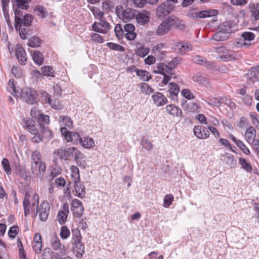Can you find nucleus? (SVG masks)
<instances>
[{
    "instance_id": "nucleus-1",
    "label": "nucleus",
    "mask_w": 259,
    "mask_h": 259,
    "mask_svg": "<svg viewBox=\"0 0 259 259\" xmlns=\"http://www.w3.org/2000/svg\"><path fill=\"white\" fill-rule=\"evenodd\" d=\"M22 120L26 129L34 135L31 139L32 142L38 143L43 139L50 140L53 138L52 131L45 124L50 122L49 116L41 114L38 119V125H36L35 121L30 118H23Z\"/></svg>"
},
{
    "instance_id": "nucleus-2",
    "label": "nucleus",
    "mask_w": 259,
    "mask_h": 259,
    "mask_svg": "<svg viewBox=\"0 0 259 259\" xmlns=\"http://www.w3.org/2000/svg\"><path fill=\"white\" fill-rule=\"evenodd\" d=\"M82 236L78 229L72 230V244L73 252L78 258L82 257L85 252L84 246L81 243Z\"/></svg>"
},
{
    "instance_id": "nucleus-3",
    "label": "nucleus",
    "mask_w": 259,
    "mask_h": 259,
    "mask_svg": "<svg viewBox=\"0 0 259 259\" xmlns=\"http://www.w3.org/2000/svg\"><path fill=\"white\" fill-rule=\"evenodd\" d=\"M54 154H57L61 160L68 161L70 158H78L80 155V151L75 147H61L54 151Z\"/></svg>"
},
{
    "instance_id": "nucleus-4",
    "label": "nucleus",
    "mask_w": 259,
    "mask_h": 259,
    "mask_svg": "<svg viewBox=\"0 0 259 259\" xmlns=\"http://www.w3.org/2000/svg\"><path fill=\"white\" fill-rule=\"evenodd\" d=\"M115 13L120 20L124 22H127L135 19L137 11L131 8H124L123 6L119 5L116 7Z\"/></svg>"
},
{
    "instance_id": "nucleus-5",
    "label": "nucleus",
    "mask_w": 259,
    "mask_h": 259,
    "mask_svg": "<svg viewBox=\"0 0 259 259\" xmlns=\"http://www.w3.org/2000/svg\"><path fill=\"white\" fill-rule=\"evenodd\" d=\"M38 96L37 91L31 88L22 89L19 94V96H20L24 102L31 105L37 102Z\"/></svg>"
},
{
    "instance_id": "nucleus-6",
    "label": "nucleus",
    "mask_w": 259,
    "mask_h": 259,
    "mask_svg": "<svg viewBox=\"0 0 259 259\" xmlns=\"http://www.w3.org/2000/svg\"><path fill=\"white\" fill-rule=\"evenodd\" d=\"M60 132L67 142H71L74 145L80 144L82 138L77 132L69 131L66 127H61Z\"/></svg>"
},
{
    "instance_id": "nucleus-7",
    "label": "nucleus",
    "mask_w": 259,
    "mask_h": 259,
    "mask_svg": "<svg viewBox=\"0 0 259 259\" xmlns=\"http://www.w3.org/2000/svg\"><path fill=\"white\" fill-rule=\"evenodd\" d=\"M178 19L175 16L170 17L166 21H163L158 27L156 32H165L171 27L178 26Z\"/></svg>"
},
{
    "instance_id": "nucleus-8",
    "label": "nucleus",
    "mask_w": 259,
    "mask_h": 259,
    "mask_svg": "<svg viewBox=\"0 0 259 259\" xmlns=\"http://www.w3.org/2000/svg\"><path fill=\"white\" fill-rule=\"evenodd\" d=\"M174 5L171 4L162 3L156 9V16L158 18H164L168 15L174 9Z\"/></svg>"
},
{
    "instance_id": "nucleus-9",
    "label": "nucleus",
    "mask_w": 259,
    "mask_h": 259,
    "mask_svg": "<svg viewBox=\"0 0 259 259\" xmlns=\"http://www.w3.org/2000/svg\"><path fill=\"white\" fill-rule=\"evenodd\" d=\"M50 211V206L49 203L43 201L39 205L38 209L37 208L35 217L39 212V219L42 222H46L48 218Z\"/></svg>"
},
{
    "instance_id": "nucleus-10",
    "label": "nucleus",
    "mask_w": 259,
    "mask_h": 259,
    "mask_svg": "<svg viewBox=\"0 0 259 259\" xmlns=\"http://www.w3.org/2000/svg\"><path fill=\"white\" fill-rule=\"evenodd\" d=\"M33 20V17L31 14H27L24 16L23 19L16 18V24L15 27L17 31H20L22 26L29 27L31 25Z\"/></svg>"
},
{
    "instance_id": "nucleus-11",
    "label": "nucleus",
    "mask_w": 259,
    "mask_h": 259,
    "mask_svg": "<svg viewBox=\"0 0 259 259\" xmlns=\"http://www.w3.org/2000/svg\"><path fill=\"white\" fill-rule=\"evenodd\" d=\"M150 13L146 11L141 12L137 11L135 19L138 27H142L147 25L150 20Z\"/></svg>"
},
{
    "instance_id": "nucleus-12",
    "label": "nucleus",
    "mask_w": 259,
    "mask_h": 259,
    "mask_svg": "<svg viewBox=\"0 0 259 259\" xmlns=\"http://www.w3.org/2000/svg\"><path fill=\"white\" fill-rule=\"evenodd\" d=\"M246 81L248 84L253 83L258 81L259 78V65L253 67L248 70L245 74Z\"/></svg>"
},
{
    "instance_id": "nucleus-13",
    "label": "nucleus",
    "mask_w": 259,
    "mask_h": 259,
    "mask_svg": "<svg viewBox=\"0 0 259 259\" xmlns=\"http://www.w3.org/2000/svg\"><path fill=\"white\" fill-rule=\"evenodd\" d=\"M71 210L75 217L80 218L84 212V207L80 200L74 199L71 203Z\"/></svg>"
},
{
    "instance_id": "nucleus-14",
    "label": "nucleus",
    "mask_w": 259,
    "mask_h": 259,
    "mask_svg": "<svg viewBox=\"0 0 259 259\" xmlns=\"http://www.w3.org/2000/svg\"><path fill=\"white\" fill-rule=\"evenodd\" d=\"M15 55L20 65H25L26 64V53L21 45L17 44L16 46Z\"/></svg>"
},
{
    "instance_id": "nucleus-15",
    "label": "nucleus",
    "mask_w": 259,
    "mask_h": 259,
    "mask_svg": "<svg viewBox=\"0 0 259 259\" xmlns=\"http://www.w3.org/2000/svg\"><path fill=\"white\" fill-rule=\"evenodd\" d=\"M193 132L195 136L200 139H207L210 135L208 129L203 125L195 126Z\"/></svg>"
},
{
    "instance_id": "nucleus-16",
    "label": "nucleus",
    "mask_w": 259,
    "mask_h": 259,
    "mask_svg": "<svg viewBox=\"0 0 259 259\" xmlns=\"http://www.w3.org/2000/svg\"><path fill=\"white\" fill-rule=\"evenodd\" d=\"M92 28L96 32H107L110 29V25L104 19L100 20L99 22H95L92 25Z\"/></svg>"
},
{
    "instance_id": "nucleus-17",
    "label": "nucleus",
    "mask_w": 259,
    "mask_h": 259,
    "mask_svg": "<svg viewBox=\"0 0 259 259\" xmlns=\"http://www.w3.org/2000/svg\"><path fill=\"white\" fill-rule=\"evenodd\" d=\"M166 111L171 116L182 118L183 112L178 107L174 104H169L166 107Z\"/></svg>"
},
{
    "instance_id": "nucleus-18",
    "label": "nucleus",
    "mask_w": 259,
    "mask_h": 259,
    "mask_svg": "<svg viewBox=\"0 0 259 259\" xmlns=\"http://www.w3.org/2000/svg\"><path fill=\"white\" fill-rule=\"evenodd\" d=\"M31 158L33 161V163H31L32 173L35 174L37 171V163L41 161L40 153L37 150L34 151L32 153Z\"/></svg>"
},
{
    "instance_id": "nucleus-19",
    "label": "nucleus",
    "mask_w": 259,
    "mask_h": 259,
    "mask_svg": "<svg viewBox=\"0 0 259 259\" xmlns=\"http://www.w3.org/2000/svg\"><path fill=\"white\" fill-rule=\"evenodd\" d=\"M152 98L154 103L158 106H163L167 102L166 98L159 92L155 93L152 96Z\"/></svg>"
},
{
    "instance_id": "nucleus-20",
    "label": "nucleus",
    "mask_w": 259,
    "mask_h": 259,
    "mask_svg": "<svg viewBox=\"0 0 259 259\" xmlns=\"http://www.w3.org/2000/svg\"><path fill=\"white\" fill-rule=\"evenodd\" d=\"M32 246L33 249L36 253L38 254L41 252L42 248L41 236L38 233H37L34 235Z\"/></svg>"
},
{
    "instance_id": "nucleus-21",
    "label": "nucleus",
    "mask_w": 259,
    "mask_h": 259,
    "mask_svg": "<svg viewBox=\"0 0 259 259\" xmlns=\"http://www.w3.org/2000/svg\"><path fill=\"white\" fill-rule=\"evenodd\" d=\"M73 182L74 183V187L76 193V196L80 198L85 197L86 192L84 185L80 183V181L78 182H76V181Z\"/></svg>"
},
{
    "instance_id": "nucleus-22",
    "label": "nucleus",
    "mask_w": 259,
    "mask_h": 259,
    "mask_svg": "<svg viewBox=\"0 0 259 259\" xmlns=\"http://www.w3.org/2000/svg\"><path fill=\"white\" fill-rule=\"evenodd\" d=\"M179 91L180 88L177 83L174 82L169 83L168 92L170 97L172 100H177L178 99V95Z\"/></svg>"
},
{
    "instance_id": "nucleus-23",
    "label": "nucleus",
    "mask_w": 259,
    "mask_h": 259,
    "mask_svg": "<svg viewBox=\"0 0 259 259\" xmlns=\"http://www.w3.org/2000/svg\"><path fill=\"white\" fill-rule=\"evenodd\" d=\"M218 14V11L215 9L204 10L195 13L196 17L199 18L215 16Z\"/></svg>"
},
{
    "instance_id": "nucleus-24",
    "label": "nucleus",
    "mask_w": 259,
    "mask_h": 259,
    "mask_svg": "<svg viewBox=\"0 0 259 259\" xmlns=\"http://www.w3.org/2000/svg\"><path fill=\"white\" fill-rule=\"evenodd\" d=\"M34 12L41 19H44L48 16V11L46 7L42 5H37L34 7Z\"/></svg>"
},
{
    "instance_id": "nucleus-25",
    "label": "nucleus",
    "mask_w": 259,
    "mask_h": 259,
    "mask_svg": "<svg viewBox=\"0 0 259 259\" xmlns=\"http://www.w3.org/2000/svg\"><path fill=\"white\" fill-rule=\"evenodd\" d=\"M248 7L251 14V16L254 18L255 20H259V4H249Z\"/></svg>"
},
{
    "instance_id": "nucleus-26",
    "label": "nucleus",
    "mask_w": 259,
    "mask_h": 259,
    "mask_svg": "<svg viewBox=\"0 0 259 259\" xmlns=\"http://www.w3.org/2000/svg\"><path fill=\"white\" fill-rule=\"evenodd\" d=\"M59 121L61 126H64L67 129L72 128L73 127V122L71 118L68 116H62L59 118Z\"/></svg>"
},
{
    "instance_id": "nucleus-27",
    "label": "nucleus",
    "mask_w": 259,
    "mask_h": 259,
    "mask_svg": "<svg viewBox=\"0 0 259 259\" xmlns=\"http://www.w3.org/2000/svg\"><path fill=\"white\" fill-rule=\"evenodd\" d=\"M32 59L36 64L40 66L43 63L44 57L40 52L34 51L32 53Z\"/></svg>"
},
{
    "instance_id": "nucleus-28",
    "label": "nucleus",
    "mask_w": 259,
    "mask_h": 259,
    "mask_svg": "<svg viewBox=\"0 0 259 259\" xmlns=\"http://www.w3.org/2000/svg\"><path fill=\"white\" fill-rule=\"evenodd\" d=\"M256 137V130L252 126H250L247 128L245 131V138L246 140L249 143L250 141H253V139H255Z\"/></svg>"
},
{
    "instance_id": "nucleus-29",
    "label": "nucleus",
    "mask_w": 259,
    "mask_h": 259,
    "mask_svg": "<svg viewBox=\"0 0 259 259\" xmlns=\"http://www.w3.org/2000/svg\"><path fill=\"white\" fill-rule=\"evenodd\" d=\"M192 80L201 84H206L208 83L207 78L201 72H197L194 74L192 77Z\"/></svg>"
},
{
    "instance_id": "nucleus-30",
    "label": "nucleus",
    "mask_w": 259,
    "mask_h": 259,
    "mask_svg": "<svg viewBox=\"0 0 259 259\" xmlns=\"http://www.w3.org/2000/svg\"><path fill=\"white\" fill-rule=\"evenodd\" d=\"M239 163L241 167L248 172H251L252 170V167L251 164L245 158L240 157L239 158Z\"/></svg>"
},
{
    "instance_id": "nucleus-31",
    "label": "nucleus",
    "mask_w": 259,
    "mask_h": 259,
    "mask_svg": "<svg viewBox=\"0 0 259 259\" xmlns=\"http://www.w3.org/2000/svg\"><path fill=\"white\" fill-rule=\"evenodd\" d=\"M42 74L47 77H55V71L50 66H44L41 68Z\"/></svg>"
},
{
    "instance_id": "nucleus-32",
    "label": "nucleus",
    "mask_w": 259,
    "mask_h": 259,
    "mask_svg": "<svg viewBox=\"0 0 259 259\" xmlns=\"http://www.w3.org/2000/svg\"><path fill=\"white\" fill-rule=\"evenodd\" d=\"M221 61L227 62L231 60H235L237 59V54L234 52L232 53L224 54L218 57Z\"/></svg>"
},
{
    "instance_id": "nucleus-33",
    "label": "nucleus",
    "mask_w": 259,
    "mask_h": 259,
    "mask_svg": "<svg viewBox=\"0 0 259 259\" xmlns=\"http://www.w3.org/2000/svg\"><path fill=\"white\" fill-rule=\"evenodd\" d=\"M114 8V4L111 0H105L102 3V9L106 13L112 11Z\"/></svg>"
},
{
    "instance_id": "nucleus-34",
    "label": "nucleus",
    "mask_w": 259,
    "mask_h": 259,
    "mask_svg": "<svg viewBox=\"0 0 259 259\" xmlns=\"http://www.w3.org/2000/svg\"><path fill=\"white\" fill-rule=\"evenodd\" d=\"M81 145L85 148H91L95 145L93 139L89 137L82 138L80 142Z\"/></svg>"
},
{
    "instance_id": "nucleus-35",
    "label": "nucleus",
    "mask_w": 259,
    "mask_h": 259,
    "mask_svg": "<svg viewBox=\"0 0 259 259\" xmlns=\"http://www.w3.org/2000/svg\"><path fill=\"white\" fill-rule=\"evenodd\" d=\"M231 25L229 22H224L218 26L217 32H232Z\"/></svg>"
},
{
    "instance_id": "nucleus-36",
    "label": "nucleus",
    "mask_w": 259,
    "mask_h": 259,
    "mask_svg": "<svg viewBox=\"0 0 259 259\" xmlns=\"http://www.w3.org/2000/svg\"><path fill=\"white\" fill-rule=\"evenodd\" d=\"M137 75L142 80L147 81L149 80L152 77L151 75L148 71L142 69H140L139 71H137Z\"/></svg>"
},
{
    "instance_id": "nucleus-37",
    "label": "nucleus",
    "mask_w": 259,
    "mask_h": 259,
    "mask_svg": "<svg viewBox=\"0 0 259 259\" xmlns=\"http://www.w3.org/2000/svg\"><path fill=\"white\" fill-rule=\"evenodd\" d=\"M71 177L73 181L78 182L80 181L79 170L78 167L75 165H72L70 167Z\"/></svg>"
},
{
    "instance_id": "nucleus-38",
    "label": "nucleus",
    "mask_w": 259,
    "mask_h": 259,
    "mask_svg": "<svg viewBox=\"0 0 259 259\" xmlns=\"http://www.w3.org/2000/svg\"><path fill=\"white\" fill-rule=\"evenodd\" d=\"M8 91L14 97H19V93L17 91L15 85V82L13 79L9 80L7 87Z\"/></svg>"
},
{
    "instance_id": "nucleus-39",
    "label": "nucleus",
    "mask_w": 259,
    "mask_h": 259,
    "mask_svg": "<svg viewBox=\"0 0 259 259\" xmlns=\"http://www.w3.org/2000/svg\"><path fill=\"white\" fill-rule=\"evenodd\" d=\"M199 108L198 103L189 102L187 104L185 110L189 112H196Z\"/></svg>"
},
{
    "instance_id": "nucleus-40",
    "label": "nucleus",
    "mask_w": 259,
    "mask_h": 259,
    "mask_svg": "<svg viewBox=\"0 0 259 259\" xmlns=\"http://www.w3.org/2000/svg\"><path fill=\"white\" fill-rule=\"evenodd\" d=\"M42 40L38 37L33 36L29 38L28 45L30 47L37 48L40 46Z\"/></svg>"
},
{
    "instance_id": "nucleus-41",
    "label": "nucleus",
    "mask_w": 259,
    "mask_h": 259,
    "mask_svg": "<svg viewBox=\"0 0 259 259\" xmlns=\"http://www.w3.org/2000/svg\"><path fill=\"white\" fill-rule=\"evenodd\" d=\"M141 93L147 95H149L154 92V90L151 88L148 83L142 82L140 84Z\"/></svg>"
},
{
    "instance_id": "nucleus-42",
    "label": "nucleus",
    "mask_w": 259,
    "mask_h": 259,
    "mask_svg": "<svg viewBox=\"0 0 259 259\" xmlns=\"http://www.w3.org/2000/svg\"><path fill=\"white\" fill-rule=\"evenodd\" d=\"M230 33H214L211 39L215 41H224L227 39Z\"/></svg>"
},
{
    "instance_id": "nucleus-43",
    "label": "nucleus",
    "mask_w": 259,
    "mask_h": 259,
    "mask_svg": "<svg viewBox=\"0 0 259 259\" xmlns=\"http://www.w3.org/2000/svg\"><path fill=\"white\" fill-rule=\"evenodd\" d=\"M16 173L22 179L25 181H27L28 176L27 172L24 167H21L20 166L17 167Z\"/></svg>"
},
{
    "instance_id": "nucleus-44",
    "label": "nucleus",
    "mask_w": 259,
    "mask_h": 259,
    "mask_svg": "<svg viewBox=\"0 0 259 259\" xmlns=\"http://www.w3.org/2000/svg\"><path fill=\"white\" fill-rule=\"evenodd\" d=\"M91 11L95 17L98 18L99 20H103L105 12L104 11H101L99 8H93Z\"/></svg>"
},
{
    "instance_id": "nucleus-45",
    "label": "nucleus",
    "mask_w": 259,
    "mask_h": 259,
    "mask_svg": "<svg viewBox=\"0 0 259 259\" xmlns=\"http://www.w3.org/2000/svg\"><path fill=\"white\" fill-rule=\"evenodd\" d=\"M140 145L143 148H145L148 151L152 150L153 149V144L152 142L145 138L141 139Z\"/></svg>"
},
{
    "instance_id": "nucleus-46",
    "label": "nucleus",
    "mask_w": 259,
    "mask_h": 259,
    "mask_svg": "<svg viewBox=\"0 0 259 259\" xmlns=\"http://www.w3.org/2000/svg\"><path fill=\"white\" fill-rule=\"evenodd\" d=\"M12 1L14 3V6H16L18 9L27 10L29 8V5L22 0H12Z\"/></svg>"
},
{
    "instance_id": "nucleus-47",
    "label": "nucleus",
    "mask_w": 259,
    "mask_h": 259,
    "mask_svg": "<svg viewBox=\"0 0 259 259\" xmlns=\"http://www.w3.org/2000/svg\"><path fill=\"white\" fill-rule=\"evenodd\" d=\"M106 46L109 47L111 50L124 52L125 49L123 47L117 44L112 42H107Z\"/></svg>"
},
{
    "instance_id": "nucleus-48",
    "label": "nucleus",
    "mask_w": 259,
    "mask_h": 259,
    "mask_svg": "<svg viewBox=\"0 0 259 259\" xmlns=\"http://www.w3.org/2000/svg\"><path fill=\"white\" fill-rule=\"evenodd\" d=\"M70 235V232L66 226H62L60 229V235L62 239H67Z\"/></svg>"
},
{
    "instance_id": "nucleus-49",
    "label": "nucleus",
    "mask_w": 259,
    "mask_h": 259,
    "mask_svg": "<svg viewBox=\"0 0 259 259\" xmlns=\"http://www.w3.org/2000/svg\"><path fill=\"white\" fill-rule=\"evenodd\" d=\"M149 52V49L148 48L140 47L135 50V53L141 57H145Z\"/></svg>"
},
{
    "instance_id": "nucleus-50",
    "label": "nucleus",
    "mask_w": 259,
    "mask_h": 259,
    "mask_svg": "<svg viewBox=\"0 0 259 259\" xmlns=\"http://www.w3.org/2000/svg\"><path fill=\"white\" fill-rule=\"evenodd\" d=\"M174 197L171 194H166L163 199V206L165 208L168 207L174 201Z\"/></svg>"
},
{
    "instance_id": "nucleus-51",
    "label": "nucleus",
    "mask_w": 259,
    "mask_h": 259,
    "mask_svg": "<svg viewBox=\"0 0 259 259\" xmlns=\"http://www.w3.org/2000/svg\"><path fill=\"white\" fill-rule=\"evenodd\" d=\"M2 164L6 174L8 175H10L12 171L8 159L6 158H4L2 161Z\"/></svg>"
},
{
    "instance_id": "nucleus-52",
    "label": "nucleus",
    "mask_w": 259,
    "mask_h": 259,
    "mask_svg": "<svg viewBox=\"0 0 259 259\" xmlns=\"http://www.w3.org/2000/svg\"><path fill=\"white\" fill-rule=\"evenodd\" d=\"M51 244L54 249L57 250L60 248L61 244L60 243V240L59 238L54 236L51 238Z\"/></svg>"
},
{
    "instance_id": "nucleus-53",
    "label": "nucleus",
    "mask_w": 259,
    "mask_h": 259,
    "mask_svg": "<svg viewBox=\"0 0 259 259\" xmlns=\"http://www.w3.org/2000/svg\"><path fill=\"white\" fill-rule=\"evenodd\" d=\"M224 157L227 159V163L230 164L231 167L236 166V160L232 154L226 153L224 155Z\"/></svg>"
},
{
    "instance_id": "nucleus-54",
    "label": "nucleus",
    "mask_w": 259,
    "mask_h": 259,
    "mask_svg": "<svg viewBox=\"0 0 259 259\" xmlns=\"http://www.w3.org/2000/svg\"><path fill=\"white\" fill-rule=\"evenodd\" d=\"M221 100H222V103L225 104L227 106H229L230 109H234L236 107V104L232 102L230 99L227 98L226 97H221Z\"/></svg>"
},
{
    "instance_id": "nucleus-55",
    "label": "nucleus",
    "mask_w": 259,
    "mask_h": 259,
    "mask_svg": "<svg viewBox=\"0 0 259 259\" xmlns=\"http://www.w3.org/2000/svg\"><path fill=\"white\" fill-rule=\"evenodd\" d=\"M68 213L59 211L57 214V219L60 224L62 225L64 224L67 220Z\"/></svg>"
},
{
    "instance_id": "nucleus-56",
    "label": "nucleus",
    "mask_w": 259,
    "mask_h": 259,
    "mask_svg": "<svg viewBox=\"0 0 259 259\" xmlns=\"http://www.w3.org/2000/svg\"><path fill=\"white\" fill-rule=\"evenodd\" d=\"M181 59L178 58H174L171 61L169 62L166 66V68L175 69L177 65L181 62Z\"/></svg>"
},
{
    "instance_id": "nucleus-57",
    "label": "nucleus",
    "mask_w": 259,
    "mask_h": 259,
    "mask_svg": "<svg viewBox=\"0 0 259 259\" xmlns=\"http://www.w3.org/2000/svg\"><path fill=\"white\" fill-rule=\"evenodd\" d=\"M236 145L239 149L246 155H249L250 153V150L246 147V146L243 143L242 141L240 140L238 141V143H237Z\"/></svg>"
},
{
    "instance_id": "nucleus-58",
    "label": "nucleus",
    "mask_w": 259,
    "mask_h": 259,
    "mask_svg": "<svg viewBox=\"0 0 259 259\" xmlns=\"http://www.w3.org/2000/svg\"><path fill=\"white\" fill-rule=\"evenodd\" d=\"M258 114L254 112H250L249 113V116L252 120V124L257 127L259 126V122L257 118Z\"/></svg>"
},
{
    "instance_id": "nucleus-59",
    "label": "nucleus",
    "mask_w": 259,
    "mask_h": 259,
    "mask_svg": "<svg viewBox=\"0 0 259 259\" xmlns=\"http://www.w3.org/2000/svg\"><path fill=\"white\" fill-rule=\"evenodd\" d=\"M18 227L17 226H13L11 227L8 232V235L11 238H15L18 233Z\"/></svg>"
},
{
    "instance_id": "nucleus-60",
    "label": "nucleus",
    "mask_w": 259,
    "mask_h": 259,
    "mask_svg": "<svg viewBox=\"0 0 259 259\" xmlns=\"http://www.w3.org/2000/svg\"><path fill=\"white\" fill-rule=\"evenodd\" d=\"M181 94L185 98L188 100H191L195 98V96L192 94L189 89H183L181 91Z\"/></svg>"
},
{
    "instance_id": "nucleus-61",
    "label": "nucleus",
    "mask_w": 259,
    "mask_h": 259,
    "mask_svg": "<svg viewBox=\"0 0 259 259\" xmlns=\"http://www.w3.org/2000/svg\"><path fill=\"white\" fill-rule=\"evenodd\" d=\"M53 254L52 253V252L50 251V249L49 248H45L42 252L41 256H42V259H49V257H50L51 256H53ZM54 257L52 258V259H54Z\"/></svg>"
},
{
    "instance_id": "nucleus-62",
    "label": "nucleus",
    "mask_w": 259,
    "mask_h": 259,
    "mask_svg": "<svg viewBox=\"0 0 259 259\" xmlns=\"http://www.w3.org/2000/svg\"><path fill=\"white\" fill-rule=\"evenodd\" d=\"M177 47H179V50L182 53V54L185 53V51H191L192 49L191 45H184L180 43L179 45H177Z\"/></svg>"
},
{
    "instance_id": "nucleus-63",
    "label": "nucleus",
    "mask_w": 259,
    "mask_h": 259,
    "mask_svg": "<svg viewBox=\"0 0 259 259\" xmlns=\"http://www.w3.org/2000/svg\"><path fill=\"white\" fill-rule=\"evenodd\" d=\"M83 158V154L80 151V155H78V158H74V160H75L77 164L82 167H85L86 162L84 160H82Z\"/></svg>"
},
{
    "instance_id": "nucleus-64",
    "label": "nucleus",
    "mask_w": 259,
    "mask_h": 259,
    "mask_svg": "<svg viewBox=\"0 0 259 259\" xmlns=\"http://www.w3.org/2000/svg\"><path fill=\"white\" fill-rule=\"evenodd\" d=\"M91 37L93 41L95 42L101 44L104 41L103 37L100 35L99 33H92Z\"/></svg>"
}]
</instances>
